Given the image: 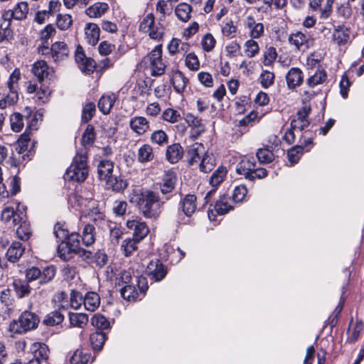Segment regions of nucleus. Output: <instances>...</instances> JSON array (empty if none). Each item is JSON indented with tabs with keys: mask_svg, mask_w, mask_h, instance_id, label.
<instances>
[{
	"mask_svg": "<svg viewBox=\"0 0 364 364\" xmlns=\"http://www.w3.org/2000/svg\"><path fill=\"white\" fill-rule=\"evenodd\" d=\"M186 122L192 127L198 128V132L200 133L204 131V126L203 125L201 119L194 116L191 113H188L185 115Z\"/></svg>",
	"mask_w": 364,
	"mask_h": 364,
	"instance_id": "56",
	"label": "nucleus"
},
{
	"mask_svg": "<svg viewBox=\"0 0 364 364\" xmlns=\"http://www.w3.org/2000/svg\"><path fill=\"white\" fill-rule=\"evenodd\" d=\"M335 0H326V2L322 6V2L323 0H310V7L313 11L320 10V17L326 19L329 17L332 12V5Z\"/></svg>",
	"mask_w": 364,
	"mask_h": 364,
	"instance_id": "16",
	"label": "nucleus"
},
{
	"mask_svg": "<svg viewBox=\"0 0 364 364\" xmlns=\"http://www.w3.org/2000/svg\"><path fill=\"white\" fill-rule=\"evenodd\" d=\"M109 5L105 2H96L85 10V14L90 18H100L109 10Z\"/></svg>",
	"mask_w": 364,
	"mask_h": 364,
	"instance_id": "22",
	"label": "nucleus"
},
{
	"mask_svg": "<svg viewBox=\"0 0 364 364\" xmlns=\"http://www.w3.org/2000/svg\"><path fill=\"white\" fill-rule=\"evenodd\" d=\"M95 139V134L94 131V127L92 125H88L83 133L82 137V143L84 146H90L92 144Z\"/></svg>",
	"mask_w": 364,
	"mask_h": 364,
	"instance_id": "53",
	"label": "nucleus"
},
{
	"mask_svg": "<svg viewBox=\"0 0 364 364\" xmlns=\"http://www.w3.org/2000/svg\"><path fill=\"white\" fill-rule=\"evenodd\" d=\"M106 335L101 331H95L90 336V341L94 350H100L105 342Z\"/></svg>",
	"mask_w": 364,
	"mask_h": 364,
	"instance_id": "37",
	"label": "nucleus"
},
{
	"mask_svg": "<svg viewBox=\"0 0 364 364\" xmlns=\"http://www.w3.org/2000/svg\"><path fill=\"white\" fill-rule=\"evenodd\" d=\"M256 155L260 164L271 163L274 159L273 152L267 148L259 149Z\"/></svg>",
	"mask_w": 364,
	"mask_h": 364,
	"instance_id": "45",
	"label": "nucleus"
},
{
	"mask_svg": "<svg viewBox=\"0 0 364 364\" xmlns=\"http://www.w3.org/2000/svg\"><path fill=\"white\" fill-rule=\"evenodd\" d=\"M311 112L310 107L305 106L299 110L295 118L291 122V127L294 129L302 131L309 127L310 121L308 118Z\"/></svg>",
	"mask_w": 364,
	"mask_h": 364,
	"instance_id": "11",
	"label": "nucleus"
},
{
	"mask_svg": "<svg viewBox=\"0 0 364 364\" xmlns=\"http://www.w3.org/2000/svg\"><path fill=\"white\" fill-rule=\"evenodd\" d=\"M196 196L195 195L188 194L185 196L181 203V207L183 213L188 217L192 215L196 209Z\"/></svg>",
	"mask_w": 364,
	"mask_h": 364,
	"instance_id": "26",
	"label": "nucleus"
},
{
	"mask_svg": "<svg viewBox=\"0 0 364 364\" xmlns=\"http://www.w3.org/2000/svg\"><path fill=\"white\" fill-rule=\"evenodd\" d=\"M39 323L38 316L31 311H25L17 321H13L9 325V331L14 333H23L37 328Z\"/></svg>",
	"mask_w": 364,
	"mask_h": 364,
	"instance_id": "4",
	"label": "nucleus"
},
{
	"mask_svg": "<svg viewBox=\"0 0 364 364\" xmlns=\"http://www.w3.org/2000/svg\"><path fill=\"white\" fill-rule=\"evenodd\" d=\"M18 100V94L17 89H9V93L4 99V101H0V107L4 109L6 105H13L17 102Z\"/></svg>",
	"mask_w": 364,
	"mask_h": 364,
	"instance_id": "50",
	"label": "nucleus"
},
{
	"mask_svg": "<svg viewBox=\"0 0 364 364\" xmlns=\"http://www.w3.org/2000/svg\"><path fill=\"white\" fill-rule=\"evenodd\" d=\"M245 47V53L249 58L254 57L259 50L258 43L252 39L247 41Z\"/></svg>",
	"mask_w": 364,
	"mask_h": 364,
	"instance_id": "62",
	"label": "nucleus"
},
{
	"mask_svg": "<svg viewBox=\"0 0 364 364\" xmlns=\"http://www.w3.org/2000/svg\"><path fill=\"white\" fill-rule=\"evenodd\" d=\"M91 355L82 350H76L70 358L72 364H87Z\"/></svg>",
	"mask_w": 364,
	"mask_h": 364,
	"instance_id": "42",
	"label": "nucleus"
},
{
	"mask_svg": "<svg viewBox=\"0 0 364 364\" xmlns=\"http://www.w3.org/2000/svg\"><path fill=\"white\" fill-rule=\"evenodd\" d=\"M127 227L133 230V237L136 240L141 241L149 232L146 223L141 220H127Z\"/></svg>",
	"mask_w": 364,
	"mask_h": 364,
	"instance_id": "10",
	"label": "nucleus"
},
{
	"mask_svg": "<svg viewBox=\"0 0 364 364\" xmlns=\"http://www.w3.org/2000/svg\"><path fill=\"white\" fill-rule=\"evenodd\" d=\"M226 175H227L226 168L224 166H220L212 174V176L210 178V184L213 187H217L218 185H220L223 181Z\"/></svg>",
	"mask_w": 364,
	"mask_h": 364,
	"instance_id": "41",
	"label": "nucleus"
},
{
	"mask_svg": "<svg viewBox=\"0 0 364 364\" xmlns=\"http://www.w3.org/2000/svg\"><path fill=\"white\" fill-rule=\"evenodd\" d=\"M95 112V105L93 102L86 103L82 112V121L83 122H89Z\"/></svg>",
	"mask_w": 364,
	"mask_h": 364,
	"instance_id": "60",
	"label": "nucleus"
},
{
	"mask_svg": "<svg viewBox=\"0 0 364 364\" xmlns=\"http://www.w3.org/2000/svg\"><path fill=\"white\" fill-rule=\"evenodd\" d=\"M117 99V95L114 93L103 95L98 101L97 105L100 111L104 114H108Z\"/></svg>",
	"mask_w": 364,
	"mask_h": 364,
	"instance_id": "19",
	"label": "nucleus"
},
{
	"mask_svg": "<svg viewBox=\"0 0 364 364\" xmlns=\"http://www.w3.org/2000/svg\"><path fill=\"white\" fill-rule=\"evenodd\" d=\"M203 146L198 143L188 147L187 150V157L189 165L193 166L200 161L201 154H203Z\"/></svg>",
	"mask_w": 364,
	"mask_h": 364,
	"instance_id": "23",
	"label": "nucleus"
},
{
	"mask_svg": "<svg viewBox=\"0 0 364 364\" xmlns=\"http://www.w3.org/2000/svg\"><path fill=\"white\" fill-rule=\"evenodd\" d=\"M72 23V16L69 14H58L57 16L56 24L60 30L68 29Z\"/></svg>",
	"mask_w": 364,
	"mask_h": 364,
	"instance_id": "54",
	"label": "nucleus"
},
{
	"mask_svg": "<svg viewBox=\"0 0 364 364\" xmlns=\"http://www.w3.org/2000/svg\"><path fill=\"white\" fill-rule=\"evenodd\" d=\"M63 319L64 316L61 313L54 311L46 315L43 322L48 326H55L62 323Z\"/></svg>",
	"mask_w": 364,
	"mask_h": 364,
	"instance_id": "47",
	"label": "nucleus"
},
{
	"mask_svg": "<svg viewBox=\"0 0 364 364\" xmlns=\"http://www.w3.org/2000/svg\"><path fill=\"white\" fill-rule=\"evenodd\" d=\"M85 34L87 42L92 46H95L100 40V28L96 23H87L85 26Z\"/></svg>",
	"mask_w": 364,
	"mask_h": 364,
	"instance_id": "20",
	"label": "nucleus"
},
{
	"mask_svg": "<svg viewBox=\"0 0 364 364\" xmlns=\"http://www.w3.org/2000/svg\"><path fill=\"white\" fill-rule=\"evenodd\" d=\"M32 73L41 82L49 75L50 69L46 61L38 60L33 65Z\"/></svg>",
	"mask_w": 364,
	"mask_h": 364,
	"instance_id": "25",
	"label": "nucleus"
},
{
	"mask_svg": "<svg viewBox=\"0 0 364 364\" xmlns=\"http://www.w3.org/2000/svg\"><path fill=\"white\" fill-rule=\"evenodd\" d=\"M92 324L99 329H107L110 327L109 321L102 314H95L91 320Z\"/></svg>",
	"mask_w": 364,
	"mask_h": 364,
	"instance_id": "51",
	"label": "nucleus"
},
{
	"mask_svg": "<svg viewBox=\"0 0 364 364\" xmlns=\"http://www.w3.org/2000/svg\"><path fill=\"white\" fill-rule=\"evenodd\" d=\"M247 193V189L245 186L240 185L235 187L232 191V198L235 203L242 202Z\"/></svg>",
	"mask_w": 364,
	"mask_h": 364,
	"instance_id": "57",
	"label": "nucleus"
},
{
	"mask_svg": "<svg viewBox=\"0 0 364 364\" xmlns=\"http://www.w3.org/2000/svg\"><path fill=\"white\" fill-rule=\"evenodd\" d=\"M154 159L153 148L151 145L145 144L140 146L137 151V160L141 164L151 161Z\"/></svg>",
	"mask_w": 364,
	"mask_h": 364,
	"instance_id": "29",
	"label": "nucleus"
},
{
	"mask_svg": "<svg viewBox=\"0 0 364 364\" xmlns=\"http://www.w3.org/2000/svg\"><path fill=\"white\" fill-rule=\"evenodd\" d=\"M100 299L95 292H87L83 299L85 308L90 311H95L100 306Z\"/></svg>",
	"mask_w": 364,
	"mask_h": 364,
	"instance_id": "30",
	"label": "nucleus"
},
{
	"mask_svg": "<svg viewBox=\"0 0 364 364\" xmlns=\"http://www.w3.org/2000/svg\"><path fill=\"white\" fill-rule=\"evenodd\" d=\"M303 150V146H296L288 151V159L291 164H296L299 161L301 156L302 155Z\"/></svg>",
	"mask_w": 364,
	"mask_h": 364,
	"instance_id": "55",
	"label": "nucleus"
},
{
	"mask_svg": "<svg viewBox=\"0 0 364 364\" xmlns=\"http://www.w3.org/2000/svg\"><path fill=\"white\" fill-rule=\"evenodd\" d=\"M68 202L74 208L77 210L82 209L83 206L87 205V199L82 198L77 193H74L70 196Z\"/></svg>",
	"mask_w": 364,
	"mask_h": 364,
	"instance_id": "52",
	"label": "nucleus"
},
{
	"mask_svg": "<svg viewBox=\"0 0 364 364\" xmlns=\"http://www.w3.org/2000/svg\"><path fill=\"white\" fill-rule=\"evenodd\" d=\"M255 166L256 164L253 158H245L237 165L236 171L238 174L244 176L246 179H248L250 176H252L251 173L255 170Z\"/></svg>",
	"mask_w": 364,
	"mask_h": 364,
	"instance_id": "21",
	"label": "nucleus"
},
{
	"mask_svg": "<svg viewBox=\"0 0 364 364\" xmlns=\"http://www.w3.org/2000/svg\"><path fill=\"white\" fill-rule=\"evenodd\" d=\"M58 253L60 259L68 261L73 257L74 255H76V250L71 248L66 242H63L58 246Z\"/></svg>",
	"mask_w": 364,
	"mask_h": 364,
	"instance_id": "36",
	"label": "nucleus"
},
{
	"mask_svg": "<svg viewBox=\"0 0 364 364\" xmlns=\"http://www.w3.org/2000/svg\"><path fill=\"white\" fill-rule=\"evenodd\" d=\"M162 48L161 46H156L150 53L144 58L145 63L147 65L151 64L155 61L161 59Z\"/></svg>",
	"mask_w": 364,
	"mask_h": 364,
	"instance_id": "59",
	"label": "nucleus"
},
{
	"mask_svg": "<svg viewBox=\"0 0 364 364\" xmlns=\"http://www.w3.org/2000/svg\"><path fill=\"white\" fill-rule=\"evenodd\" d=\"M171 82L176 92L182 93L185 90L188 79L181 71L177 70L173 73Z\"/></svg>",
	"mask_w": 364,
	"mask_h": 364,
	"instance_id": "31",
	"label": "nucleus"
},
{
	"mask_svg": "<svg viewBox=\"0 0 364 364\" xmlns=\"http://www.w3.org/2000/svg\"><path fill=\"white\" fill-rule=\"evenodd\" d=\"M135 202L139 212L146 218H157L161 212L163 203L160 201L158 193L151 191H143L135 195Z\"/></svg>",
	"mask_w": 364,
	"mask_h": 364,
	"instance_id": "1",
	"label": "nucleus"
},
{
	"mask_svg": "<svg viewBox=\"0 0 364 364\" xmlns=\"http://www.w3.org/2000/svg\"><path fill=\"white\" fill-rule=\"evenodd\" d=\"M139 28L141 32L147 33L154 40H161L164 35V26L161 23L155 22V17L151 13L143 18Z\"/></svg>",
	"mask_w": 364,
	"mask_h": 364,
	"instance_id": "5",
	"label": "nucleus"
},
{
	"mask_svg": "<svg viewBox=\"0 0 364 364\" xmlns=\"http://www.w3.org/2000/svg\"><path fill=\"white\" fill-rule=\"evenodd\" d=\"M82 243L88 247L94 243L95 240V229L93 225L87 224L85 225L82 234Z\"/></svg>",
	"mask_w": 364,
	"mask_h": 364,
	"instance_id": "35",
	"label": "nucleus"
},
{
	"mask_svg": "<svg viewBox=\"0 0 364 364\" xmlns=\"http://www.w3.org/2000/svg\"><path fill=\"white\" fill-rule=\"evenodd\" d=\"M286 80L289 89H295L304 81L303 72L298 68H291L286 75Z\"/></svg>",
	"mask_w": 364,
	"mask_h": 364,
	"instance_id": "15",
	"label": "nucleus"
},
{
	"mask_svg": "<svg viewBox=\"0 0 364 364\" xmlns=\"http://www.w3.org/2000/svg\"><path fill=\"white\" fill-rule=\"evenodd\" d=\"M199 162L200 170L204 173L210 172L215 166L214 157L208 154H205Z\"/></svg>",
	"mask_w": 364,
	"mask_h": 364,
	"instance_id": "43",
	"label": "nucleus"
},
{
	"mask_svg": "<svg viewBox=\"0 0 364 364\" xmlns=\"http://www.w3.org/2000/svg\"><path fill=\"white\" fill-rule=\"evenodd\" d=\"M162 118L164 121L168 122L175 123L179 120L181 115L177 110L168 108L164 111Z\"/></svg>",
	"mask_w": 364,
	"mask_h": 364,
	"instance_id": "58",
	"label": "nucleus"
},
{
	"mask_svg": "<svg viewBox=\"0 0 364 364\" xmlns=\"http://www.w3.org/2000/svg\"><path fill=\"white\" fill-rule=\"evenodd\" d=\"M186 65L191 70H198L200 68V62L198 57L193 53H190L186 58Z\"/></svg>",
	"mask_w": 364,
	"mask_h": 364,
	"instance_id": "63",
	"label": "nucleus"
},
{
	"mask_svg": "<svg viewBox=\"0 0 364 364\" xmlns=\"http://www.w3.org/2000/svg\"><path fill=\"white\" fill-rule=\"evenodd\" d=\"M327 80V74L323 69H318L314 75L306 80V85L309 87H315L323 84Z\"/></svg>",
	"mask_w": 364,
	"mask_h": 364,
	"instance_id": "32",
	"label": "nucleus"
},
{
	"mask_svg": "<svg viewBox=\"0 0 364 364\" xmlns=\"http://www.w3.org/2000/svg\"><path fill=\"white\" fill-rule=\"evenodd\" d=\"M25 249L19 242H14L6 252V257L9 262H16L22 256Z\"/></svg>",
	"mask_w": 364,
	"mask_h": 364,
	"instance_id": "27",
	"label": "nucleus"
},
{
	"mask_svg": "<svg viewBox=\"0 0 364 364\" xmlns=\"http://www.w3.org/2000/svg\"><path fill=\"white\" fill-rule=\"evenodd\" d=\"M38 52L42 55L50 54L51 59L55 62H61L68 58L70 50L64 42L58 41L54 43L51 48L43 46L38 48Z\"/></svg>",
	"mask_w": 364,
	"mask_h": 364,
	"instance_id": "6",
	"label": "nucleus"
},
{
	"mask_svg": "<svg viewBox=\"0 0 364 364\" xmlns=\"http://www.w3.org/2000/svg\"><path fill=\"white\" fill-rule=\"evenodd\" d=\"M75 58L80 70L82 72L89 74L94 71L95 63L92 58H87L85 56L82 47L78 46L77 48Z\"/></svg>",
	"mask_w": 364,
	"mask_h": 364,
	"instance_id": "9",
	"label": "nucleus"
},
{
	"mask_svg": "<svg viewBox=\"0 0 364 364\" xmlns=\"http://www.w3.org/2000/svg\"><path fill=\"white\" fill-rule=\"evenodd\" d=\"M55 274V270L53 267H47L41 272L40 284H46L51 281Z\"/></svg>",
	"mask_w": 364,
	"mask_h": 364,
	"instance_id": "64",
	"label": "nucleus"
},
{
	"mask_svg": "<svg viewBox=\"0 0 364 364\" xmlns=\"http://www.w3.org/2000/svg\"><path fill=\"white\" fill-rule=\"evenodd\" d=\"M87 159V151L85 149L78 151L73 159V164L66 171V177L71 181H84L88 173Z\"/></svg>",
	"mask_w": 364,
	"mask_h": 364,
	"instance_id": "3",
	"label": "nucleus"
},
{
	"mask_svg": "<svg viewBox=\"0 0 364 364\" xmlns=\"http://www.w3.org/2000/svg\"><path fill=\"white\" fill-rule=\"evenodd\" d=\"M191 6L186 3H181L175 9L178 18L183 22H187L191 18Z\"/></svg>",
	"mask_w": 364,
	"mask_h": 364,
	"instance_id": "34",
	"label": "nucleus"
},
{
	"mask_svg": "<svg viewBox=\"0 0 364 364\" xmlns=\"http://www.w3.org/2000/svg\"><path fill=\"white\" fill-rule=\"evenodd\" d=\"M122 298L127 301H135L139 297V294L134 286L125 285L119 289Z\"/></svg>",
	"mask_w": 364,
	"mask_h": 364,
	"instance_id": "39",
	"label": "nucleus"
},
{
	"mask_svg": "<svg viewBox=\"0 0 364 364\" xmlns=\"http://www.w3.org/2000/svg\"><path fill=\"white\" fill-rule=\"evenodd\" d=\"M177 181L176 173L173 170H168L165 172L162 183L161 184V192L163 194H167L174 189Z\"/></svg>",
	"mask_w": 364,
	"mask_h": 364,
	"instance_id": "17",
	"label": "nucleus"
},
{
	"mask_svg": "<svg viewBox=\"0 0 364 364\" xmlns=\"http://www.w3.org/2000/svg\"><path fill=\"white\" fill-rule=\"evenodd\" d=\"M139 242V241L136 240L134 237L124 239L121 244V250L124 255L126 257L132 255L134 252L137 250Z\"/></svg>",
	"mask_w": 364,
	"mask_h": 364,
	"instance_id": "33",
	"label": "nucleus"
},
{
	"mask_svg": "<svg viewBox=\"0 0 364 364\" xmlns=\"http://www.w3.org/2000/svg\"><path fill=\"white\" fill-rule=\"evenodd\" d=\"M260 83L264 88H268L273 85L274 75L273 73L265 70L260 75Z\"/></svg>",
	"mask_w": 364,
	"mask_h": 364,
	"instance_id": "61",
	"label": "nucleus"
},
{
	"mask_svg": "<svg viewBox=\"0 0 364 364\" xmlns=\"http://www.w3.org/2000/svg\"><path fill=\"white\" fill-rule=\"evenodd\" d=\"M333 42L339 47L347 46L351 41V31L345 26H335L333 34Z\"/></svg>",
	"mask_w": 364,
	"mask_h": 364,
	"instance_id": "8",
	"label": "nucleus"
},
{
	"mask_svg": "<svg viewBox=\"0 0 364 364\" xmlns=\"http://www.w3.org/2000/svg\"><path fill=\"white\" fill-rule=\"evenodd\" d=\"M168 135L166 133L161 130H156L151 134L150 140L153 144H158L159 146H164L168 143Z\"/></svg>",
	"mask_w": 364,
	"mask_h": 364,
	"instance_id": "46",
	"label": "nucleus"
},
{
	"mask_svg": "<svg viewBox=\"0 0 364 364\" xmlns=\"http://www.w3.org/2000/svg\"><path fill=\"white\" fill-rule=\"evenodd\" d=\"M129 127L136 135L141 136L150 129L148 119L143 116H134L129 120Z\"/></svg>",
	"mask_w": 364,
	"mask_h": 364,
	"instance_id": "13",
	"label": "nucleus"
},
{
	"mask_svg": "<svg viewBox=\"0 0 364 364\" xmlns=\"http://www.w3.org/2000/svg\"><path fill=\"white\" fill-rule=\"evenodd\" d=\"M146 272L151 279L154 282L162 280L167 274L166 267L158 259L149 262Z\"/></svg>",
	"mask_w": 364,
	"mask_h": 364,
	"instance_id": "12",
	"label": "nucleus"
},
{
	"mask_svg": "<svg viewBox=\"0 0 364 364\" xmlns=\"http://www.w3.org/2000/svg\"><path fill=\"white\" fill-rule=\"evenodd\" d=\"M14 287L18 298L27 296L31 292V288L26 282L15 280L14 282Z\"/></svg>",
	"mask_w": 364,
	"mask_h": 364,
	"instance_id": "40",
	"label": "nucleus"
},
{
	"mask_svg": "<svg viewBox=\"0 0 364 364\" xmlns=\"http://www.w3.org/2000/svg\"><path fill=\"white\" fill-rule=\"evenodd\" d=\"M132 281V275L131 272L129 271H122L120 272L115 278V287H121L125 285H129Z\"/></svg>",
	"mask_w": 364,
	"mask_h": 364,
	"instance_id": "49",
	"label": "nucleus"
},
{
	"mask_svg": "<svg viewBox=\"0 0 364 364\" xmlns=\"http://www.w3.org/2000/svg\"><path fill=\"white\" fill-rule=\"evenodd\" d=\"M183 156V149L178 143L168 146L166 151V159L170 164L178 162Z\"/></svg>",
	"mask_w": 364,
	"mask_h": 364,
	"instance_id": "18",
	"label": "nucleus"
},
{
	"mask_svg": "<svg viewBox=\"0 0 364 364\" xmlns=\"http://www.w3.org/2000/svg\"><path fill=\"white\" fill-rule=\"evenodd\" d=\"M69 319L73 326L83 328L88 322V316L82 313H70Z\"/></svg>",
	"mask_w": 364,
	"mask_h": 364,
	"instance_id": "38",
	"label": "nucleus"
},
{
	"mask_svg": "<svg viewBox=\"0 0 364 364\" xmlns=\"http://www.w3.org/2000/svg\"><path fill=\"white\" fill-rule=\"evenodd\" d=\"M289 43L299 50L305 51L309 48V37L301 31H296L289 35Z\"/></svg>",
	"mask_w": 364,
	"mask_h": 364,
	"instance_id": "14",
	"label": "nucleus"
},
{
	"mask_svg": "<svg viewBox=\"0 0 364 364\" xmlns=\"http://www.w3.org/2000/svg\"><path fill=\"white\" fill-rule=\"evenodd\" d=\"M11 127L14 132H19L24 126L23 116L18 112L14 113L10 117Z\"/></svg>",
	"mask_w": 364,
	"mask_h": 364,
	"instance_id": "48",
	"label": "nucleus"
},
{
	"mask_svg": "<svg viewBox=\"0 0 364 364\" xmlns=\"http://www.w3.org/2000/svg\"><path fill=\"white\" fill-rule=\"evenodd\" d=\"M16 208L17 210L16 211L11 206L5 207L1 213V220L13 226L18 225L22 220V215L26 208L23 205L21 206L20 204L18 205Z\"/></svg>",
	"mask_w": 364,
	"mask_h": 364,
	"instance_id": "7",
	"label": "nucleus"
},
{
	"mask_svg": "<svg viewBox=\"0 0 364 364\" xmlns=\"http://www.w3.org/2000/svg\"><path fill=\"white\" fill-rule=\"evenodd\" d=\"M14 15V19L23 20L26 18L28 13V5L26 2L22 1L17 4L14 9H11Z\"/></svg>",
	"mask_w": 364,
	"mask_h": 364,
	"instance_id": "44",
	"label": "nucleus"
},
{
	"mask_svg": "<svg viewBox=\"0 0 364 364\" xmlns=\"http://www.w3.org/2000/svg\"><path fill=\"white\" fill-rule=\"evenodd\" d=\"M168 49L171 55L176 53L184 54L190 49V44L182 42L180 39L173 38L168 46Z\"/></svg>",
	"mask_w": 364,
	"mask_h": 364,
	"instance_id": "28",
	"label": "nucleus"
},
{
	"mask_svg": "<svg viewBox=\"0 0 364 364\" xmlns=\"http://www.w3.org/2000/svg\"><path fill=\"white\" fill-rule=\"evenodd\" d=\"M98 176L105 183L107 189L114 192H122L128 186L126 180L121 176L114 173V164L109 160H102L97 166Z\"/></svg>",
	"mask_w": 364,
	"mask_h": 364,
	"instance_id": "2",
	"label": "nucleus"
},
{
	"mask_svg": "<svg viewBox=\"0 0 364 364\" xmlns=\"http://www.w3.org/2000/svg\"><path fill=\"white\" fill-rule=\"evenodd\" d=\"M31 351L33 355V358L41 362L46 361L49 356L48 347L42 343H34L31 347Z\"/></svg>",
	"mask_w": 364,
	"mask_h": 364,
	"instance_id": "24",
	"label": "nucleus"
}]
</instances>
